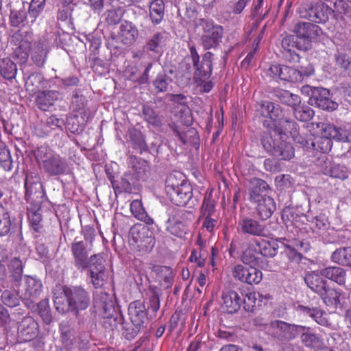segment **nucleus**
<instances>
[{"label":"nucleus","mask_w":351,"mask_h":351,"mask_svg":"<svg viewBox=\"0 0 351 351\" xmlns=\"http://www.w3.org/2000/svg\"><path fill=\"white\" fill-rule=\"evenodd\" d=\"M304 280L306 286L314 293L319 295L324 303L331 308L336 309L342 298V291L331 287L328 281L318 276L313 271L306 274Z\"/></svg>","instance_id":"f03ea898"},{"label":"nucleus","mask_w":351,"mask_h":351,"mask_svg":"<svg viewBox=\"0 0 351 351\" xmlns=\"http://www.w3.org/2000/svg\"><path fill=\"white\" fill-rule=\"evenodd\" d=\"M26 261L27 258L25 257L21 258L15 256L12 258L7 265L10 282L13 288H19L21 286L23 267Z\"/></svg>","instance_id":"b1692460"},{"label":"nucleus","mask_w":351,"mask_h":351,"mask_svg":"<svg viewBox=\"0 0 351 351\" xmlns=\"http://www.w3.org/2000/svg\"><path fill=\"white\" fill-rule=\"evenodd\" d=\"M119 321L122 326V335L128 340L134 339L139 332L143 329L139 326L133 325L132 322L128 323L123 322L121 315L119 317Z\"/></svg>","instance_id":"052dcab7"},{"label":"nucleus","mask_w":351,"mask_h":351,"mask_svg":"<svg viewBox=\"0 0 351 351\" xmlns=\"http://www.w3.org/2000/svg\"><path fill=\"white\" fill-rule=\"evenodd\" d=\"M254 244L258 253L265 257L273 258L277 254L279 245L277 241H267L265 239H255Z\"/></svg>","instance_id":"ea45409f"},{"label":"nucleus","mask_w":351,"mask_h":351,"mask_svg":"<svg viewBox=\"0 0 351 351\" xmlns=\"http://www.w3.org/2000/svg\"><path fill=\"white\" fill-rule=\"evenodd\" d=\"M253 203L256 204L255 210L257 215L263 221L270 218L276 209V202L270 196L265 197Z\"/></svg>","instance_id":"2f4dec72"},{"label":"nucleus","mask_w":351,"mask_h":351,"mask_svg":"<svg viewBox=\"0 0 351 351\" xmlns=\"http://www.w3.org/2000/svg\"><path fill=\"white\" fill-rule=\"evenodd\" d=\"M293 34H289L299 43V47L307 51L312 47L313 41L322 34V28L311 22L300 21L295 23L292 29Z\"/></svg>","instance_id":"423d86ee"},{"label":"nucleus","mask_w":351,"mask_h":351,"mask_svg":"<svg viewBox=\"0 0 351 351\" xmlns=\"http://www.w3.org/2000/svg\"><path fill=\"white\" fill-rule=\"evenodd\" d=\"M35 157L42 164L44 171L50 176L68 175L71 172L66 158L47 145L39 147L35 152Z\"/></svg>","instance_id":"7ed1b4c3"},{"label":"nucleus","mask_w":351,"mask_h":351,"mask_svg":"<svg viewBox=\"0 0 351 351\" xmlns=\"http://www.w3.org/2000/svg\"><path fill=\"white\" fill-rule=\"evenodd\" d=\"M297 311L307 315L314 319L315 322L323 326H329L328 319L324 316L325 313L319 307H310L302 304H299L296 308Z\"/></svg>","instance_id":"c9c22d12"},{"label":"nucleus","mask_w":351,"mask_h":351,"mask_svg":"<svg viewBox=\"0 0 351 351\" xmlns=\"http://www.w3.org/2000/svg\"><path fill=\"white\" fill-rule=\"evenodd\" d=\"M146 171L145 165L137 162L133 165L131 170L121 176L119 181H115L110 177L109 179L115 191L132 193L139 189L140 182L145 180Z\"/></svg>","instance_id":"39448f33"},{"label":"nucleus","mask_w":351,"mask_h":351,"mask_svg":"<svg viewBox=\"0 0 351 351\" xmlns=\"http://www.w3.org/2000/svg\"><path fill=\"white\" fill-rule=\"evenodd\" d=\"M269 327L275 330L271 336L280 342H289L298 336L300 330L302 329L300 324H291L280 319L270 321Z\"/></svg>","instance_id":"2eb2a0df"},{"label":"nucleus","mask_w":351,"mask_h":351,"mask_svg":"<svg viewBox=\"0 0 351 351\" xmlns=\"http://www.w3.org/2000/svg\"><path fill=\"white\" fill-rule=\"evenodd\" d=\"M49 47L45 39H39L34 43L31 51V59L38 67L45 65Z\"/></svg>","instance_id":"c85d7f7f"},{"label":"nucleus","mask_w":351,"mask_h":351,"mask_svg":"<svg viewBox=\"0 0 351 351\" xmlns=\"http://www.w3.org/2000/svg\"><path fill=\"white\" fill-rule=\"evenodd\" d=\"M312 225L313 231L319 236L324 234L330 226L328 218L324 214L315 217L313 219Z\"/></svg>","instance_id":"603ef678"},{"label":"nucleus","mask_w":351,"mask_h":351,"mask_svg":"<svg viewBox=\"0 0 351 351\" xmlns=\"http://www.w3.org/2000/svg\"><path fill=\"white\" fill-rule=\"evenodd\" d=\"M88 104L86 97L83 95L82 90L80 88H76L73 91L71 108L74 112H79L80 114H84L86 111V108Z\"/></svg>","instance_id":"de8ad7c7"},{"label":"nucleus","mask_w":351,"mask_h":351,"mask_svg":"<svg viewBox=\"0 0 351 351\" xmlns=\"http://www.w3.org/2000/svg\"><path fill=\"white\" fill-rule=\"evenodd\" d=\"M118 35L125 45H132L138 38V30L132 22L124 21L119 27Z\"/></svg>","instance_id":"72a5a7b5"},{"label":"nucleus","mask_w":351,"mask_h":351,"mask_svg":"<svg viewBox=\"0 0 351 351\" xmlns=\"http://www.w3.org/2000/svg\"><path fill=\"white\" fill-rule=\"evenodd\" d=\"M199 25L202 27L201 43L204 49H215L222 42L223 29L221 25H215L213 21L202 19Z\"/></svg>","instance_id":"f8f14e48"},{"label":"nucleus","mask_w":351,"mask_h":351,"mask_svg":"<svg viewBox=\"0 0 351 351\" xmlns=\"http://www.w3.org/2000/svg\"><path fill=\"white\" fill-rule=\"evenodd\" d=\"M163 40L164 34L161 32H157L147 40L144 46V49L147 51L158 53L161 50L160 44Z\"/></svg>","instance_id":"e2e57ef3"},{"label":"nucleus","mask_w":351,"mask_h":351,"mask_svg":"<svg viewBox=\"0 0 351 351\" xmlns=\"http://www.w3.org/2000/svg\"><path fill=\"white\" fill-rule=\"evenodd\" d=\"M282 49L280 51L282 58L289 63H298L301 59L300 56L293 49L304 51V49L299 47V43L289 34L283 37L280 42Z\"/></svg>","instance_id":"412c9836"},{"label":"nucleus","mask_w":351,"mask_h":351,"mask_svg":"<svg viewBox=\"0 0 351 351\" xmlns=\"http://www.w3.org/2000/svg\"><path fill=\"white\" fill-rule=\"evenodd\" d=\"M300 16L313 23H325L334 10L325 3H306L300 8Z\"/></svg>","instance_id":"9d476101"},{"label":"nucleus","mask_w":351,"mask_h":351,"mask_svg":"<svg viewBox=\"0 0 351 351\" xmlns=\"http://www.w3.org/2000/svg\"><path fill=\"white\" fill-rule=\"evenodd\" d=\"M47 0H32L29 5V17L31 19V24H33L38 19L46 5Z\"/></svg>","instance_id":"13d9d810"},{"label":"nucleus","mask_w":351,"mask_h":351,"mask_svg":"<svg viewBox=\"0 0 351 351\" xmlns=\"http://www.w3.org/2000/svg\"><path fill=\"white\" fill-rule=\"evenodd\" d=\"M282 219L287 226L291 225L298 227L304 223L306 217L294 208L286 207L282 210Z\"/></svg>","instance_id":"f704fd0d"},{"label":"nucleus","mask_w":351,"mask_h":351,"mask_svg":"<svg viewBox=\"0 0 351 351\" xmlns=\"http://www.w3.org/2000/svg\"><path fill=\"white\" fill-rule=\"evenodd\" d=\"M221 300L222 308L229 314L237 313L241 305L245 303V299L234 290L223 291Z\"/></svg>","instance_id":"a878e982"},{"label":"nucleus","mask_w":351,"mask_h":351,"mask_svg":"<svg viewBox=\"0 0 351 351\" xmlns=\"http://www.w3.org/2000/svg\"><path fill=\"white\" fill-rule=\"evenodd\" d=\"M88 119V113L84 112V114H70L64 121L65 128L72 134H80L84 129L85 125Z\"/></svg>","instance_id":"c756f323"},{"label":"nucleus","mask_w":351,"mask_h":351,"mask_svg":"<svg viewBox=\"0 0 351 351\" xmlns=\"http://www.w3.org/2000/svg\"><path fill=\"white\" fill-rule=\"evenodd\" d=\"M47 84V80L41 73H33L27 77L25 82V87L27 90L31 92L38 93L46 86Z\"/></svg>","instance_id":"a18cd8bd"},{"label":"nucleus","mask_w":351,"mask_h":351,"mask_svg":"<svg viewBox=\"0 0 351 351\" xmlns=\"http://www.w3.org/2000/svg\"><path fill=\"white\" fill-rule=\"evenodd\" d=\"M25 199L32 204H39L45 195L44 189L38 174H27L25 181Z\"/></svg>","instance_id":"dca6fc26"},{"label":"nucleus","mask_w":351,"mask_h":351,"mask_svg":"<svg viewBox=\"0 0 351 351\" xmlns=\"http://www.w3.org/2000/svg\"><path fill=\"white\" fill-rule=\"evenodd\" d=\"M59 92L56 90H42L38 93L36 98V106L43 111H47L52 107L59 97Z\"/></svg>","instance_id":"7c9ffc66"},{"label":"nucleus","mask_w":351,"mask_h":351,"mask_svg":"<svg viewBox=\"0 0 351 351\" xmlns=\"http://www.w3.org/2000/svg\"><path fill=\"white\" fill-rule=\"evenodd\" d=\"M14 291L5 289L1 295L2 303L10 308L19 306L21 300L19 287L14 288Z\"/></svg>","instance_id":"09e8293b"},{"label":"nucleus","mask_w":351,"mask_h":351,"mask_svg":"<svg viewBox=\"0 0 351 351\" xmlns=\"http://www.w3.org/2000/svg\"><path fill=\"white\" fill-rule=\"evenodd\" d=\"M314 162L317 166L321 167L323 173L326 176L342 180L348 177L346 167L332 163L330 160H328L327 156L325 155H321L317 157Z\"/></svg>","instance_id":"6ab92c4d"},{"label":"nucleus","mask_w":351,"mask_h":351,"mask_svg":"<svg viewBox=\"0 0 351 351\" xmlns=\"http://www.w3.org/2000/svg\"><path fill=\"white\" fill-rule=\"evenodd\" d=\"M321 134L320 136L315 138L311 145L313 149L322 154L328 153L332 149V138L329 135H325L322 131H321Z\"/></svg>","instance_id":"8fccbe9b"},{"label":"nucleus","mask_w":351,"mask_h":351,"mask_svg":"<svg viewBox=\"0 0 351 351\" xmlns=\"http://www.w3.org/2000/svg\"><path fill=\"white\" fill-rule=\"evenodd\" d=\"M63 294L72 306V313L77 317L80 311L86 310L90 304V296L82 286H64Z\"/></svg>","instance_id":"1a4fd4ad"},{"label":"nucleus","mask_w":351,"mask_h":351,"mask_svg":"<svg viewBox=\"0 0 351 351\" xmlns=\"http://www.w3.org/2000/svg\"><path fill=\"white\" fill-rule=\"evenodd\" d=\"M187 213L183 210H176L175 208H169L165 215L162 217V221L165 223V228L173 226L180 219H184Z\"/></svg>","instance_id":"864d4df0"},{"label":"nucleus","mask_w":351,"mask_h":351,"mask_svg":"<svg viewBox=\"0 0 351 351\" xmlns=\"http://www.w3.org/2000/svg\"><path fill=\"white\" fill-rule=\"evenodd\" d=\"M152 271L159 277L162 278L160 285L165 289H167L172 286L173 273L171 267L162 265H154L152 268Z\"/></svg>","instance_id":"c03bdc74"},{"label":"nucleus","mask_w":351,"mask_h":351,"mask_svg":"<svg viewBox=\"0 0 351 351\" xmlns=\"http://www.w3.org/2000/svg\"><path fill=\"white\" fill-rule=\"evenodd\" d=\"M145 120L155 127H159L162 124V120L156 111L147 105H143L142 110Z\"/></svg>","instance_id":"680f3d73"},{"label":"nucleus","mask_w":351,"mask_h":351,"mask_svg":"<svg viewBox=\"0 0 351 351\" xmlns=\"http://www.w3.org/2000/svg\"><path fill=\"white\" fill-rule=\"evenodd\" d=\"M60 341L66 349H71L75 340V331L69 321H63L59 326Z\"/></svg>","instance_id":"e433bc0d"},{"label":"nucleus","mask_w":351,"mask_h":351,"mask_svg":"<svg viewBox=\"0 0 351 351\" xmlns=\"http://www.w3.org/2000/svg\"><path fill=\"white\" fill-rule=\"evenodd\" d=\"M215 202L211 192L206 193L201 208L202 215H212L215 213Z\"/></svg>","instance_id":"338daca9"},{"label":"nucleus","mask_w":351,"mask_h":351,"mask_svg":"<svg viewBox=\"0 0 351 351\" xmlns=\"http://www.w3.org/2000/svg\"><path fill=\"white\" fill-rule=\"evenodd\" d=\"M148 291L149 294L148 297V308L156 313L160 308V289L156 286L149 285Z\"/></svg>","instance_id":"bf43d9fd"},{"label":"nucleus","mask_w":351,"mask_h":351,"mask_svg":"<svg viewBox=\"0 0 351 351\" xmlns=\"http://www.w3.org/2000/svg\"><path fill=\"white\" fill-rule=\"evenodd\" d=\"M130 138L132 147L137 149L140 154L147 150L145 137L141 131L136 129L132 130L130 134Z\"/></svg>","instance_id":"6e6d98bb"},{"label":"nucleus","mask_w":351,"mask_h":351,"mask_svg":"<svg viewBox=\"0 0 351 351\" xmlns=\"http://www.w3.org/2000/svg\"><path fill=\"white\" fill-rule=\"evenodd\" d=\"M317 128H319L325 135H329L337 142L351 143V125H341L339 126L327 123H319Z\"/></svg>","instance_id":"a211bd4d"},{"label":"nucleus","mask_w":351,"mask_h":351,"mask_svg":"<svg viewBox=\"0 0 351 351\" xmlns=\"http://www.w3.org/2000/svg\"><path fill=\"white\" fill-rule=\"evenodd\" d=\"M24 21H27V23H31L29 11L27 12L24 9L10 10V23L11 26L19 27Z\"/></svg>","instance_id":"4d7b16f0"},{"label":"nucleus","mask_w":351,"mask_h":351,"mask_svg":"<svg viewBox=\"0 0 351 351\" xmlns=\"http://www.w3.org/2000/svg\"><path fill=\"white\" fill-rule=\"evenodd\" d=\"M12 236L13 241L21 245L23 242L22 228L10 211L0 203V237Z\"/></svg>","instance_id":"4468645a"},{"label":"nucleus","mask_w":351,"mask_h":351,"mask_svg":"<svg viewBox=\"0 0 351 351\" xmlns=\"http://www.w3.org/2000/svg\"><path fill=\"white\" fill-rule=\"evenodd\" d=\"M29 50L30 43L29 42H23L15 48L13 56L19 59L21 63H25L28 59Z\"/></svg>","instance_id":"69168bd1"},{"label":"nucleus","mask_w":351,"mask_h":351,"mask_svg":"<svg viewBox=\"0 0 351 351\" xmlns=\"http://www.w3.org/2000/svg\"><path fill=\"white\" fill-rule=\"evenodd\" d=\"M149 15L154 25L160 24L165 16V3L163 0H153L149 6Z\"/></svg>","instance_id":"a19ab883"},{"label":"nucleus","mask_w":351,"mask_h":351,"mask_svg":"<svg viewBox=\"0 0 351 351\" xmlns=\"http://www.w3.org/2000/svg\"><path fill=\"white\" fill-rule=\"evenodd\" d=\"M298 332L302 344L308 348H315L321 341L319 337L312 331L311 328L301 325Z\"/></svg>","instance_id":"79ce46f5"},{"label":"nucleus","mask_w":351,"mask_h":351,"mask_svg":"<svg viewBox=\"0 0 351 351\" xmlns=\"http://www.w3.org/2000/svg\"><path fill=\"white\" fill-rule=\"evenodd\" d=\"M261 143L264 150L278 160H290L295 156V148L283 137L261 135Z\"/></svg>","instance_id":"20e7f679"},{"label":"nucleus","mask_w":351,"mask_h":351,"mask_svg":"<svg viewBox=\"0 0 351 351\" xmlns=\"http://www.w3.org/2000/svg\"><path fill=\"white\" fill-rule=\"evenodd\" d=\"M165 191L170 201L178 206L188 204L194 206L196 200L193 199V188L185 175L174 171L169 173L165 180Z\"/></svg>","instance_id":"f257e3e1"},{"label":"nucleus","mask_w":351,"mask_h":351,"mask_svg":"<svg viewBox=\"0 0 351 351\" xmlns=\"http://www.w3.org/2000/svg\"><path fill=\"white\" fill-rule=\"evenodd\" d=\"M239 227L240 231L243 234L255 237H265L267 235L265 225L248 217L240 219Z\"/></svg>","instance_id":"393cba45"},{"label":"nucleus","mask_w":351,"mask_h":351,"mask_svg":"<svg viewBox=\"0 0 351 351\" xmlns=\"http://www.w3.org/2000/svg\"><path fill=\"white\" fill-rule=\"evenodd\" d=\"M38 332V324L30 316L25 317L18 326L19 337L25 341H29L36 337Z\"/></svg>","instance_id":"cd10ccee"},{"label":"nucleus","mask_w":351,"mask_h":351,"mask_svg":"<svg viewBox=\"0 0 351 351\" xmlns=\"http://www.w3.org/2000/svg\"><path fill=\"white\" fill-rule=\"evenodd\" d=\"M213 54L207 51L204 53L201 61L193 63L195 70L193 75L195 82L208 80L212 74V60Z\"/></svg>","instance_id":"5701e85b"},{"label":"nucleus","mask_w":351,"mask_h":351,"mask_svg":"<svg viewBox=\"0 0 351 351\" xmlns=\"http://www.w3.org/2000/svg\"><path fill=\"white\" fill-rule=\"evenodd\" d=\"M308 104L311 106L317 107L324 110L332 112L338 107V104L331 99L330 97L329 90L318 87L314 92L313 97L308 99Z\"/></svg>","instance_id":"aec40b11"},{"label":"nucleus","mask_w":351,"mask_h":351,"mask_svg":"<svg viewBox=\"0 0 351 351\" xmlns=\"http://www.w3.org/2000/svg\"><path fill=\"white\" fill-rule=\"evenodd\" d=\"M247 190L249 200L252 203L268 197L267 193L270 190V187L265 180L261 178H253L249 180Z\"/></svg>","instance_id":"bb28decb"},{"label":"nucleus","mask_w":351,"mask_h":351,"mask_svg":"<svg viewBox=\"0 0 351 351\" xmlns=\"http://www.w3.org/2000/svg\"><path fill=\"white\" fill-rule=\"evenodd\" d=\"M258 250L256 247L254 242L248 244L247 247L243 252L241 256V260L244 265L260 267L261 258L258 256Z\"/></svg>","instance_id":"58836bf2"},{"label":"nucleus","mask_w":351,"mask_h":351,"mask_svg":"<svg viewBox=\"0 0 351 351\" xmlns=\"http://www.w3.org/2000/svg\"><path fill=\"white\" fill-rule=\"evenodd\" d=\"M263 126L267 131L261 135H272L283 138L288 134L291 136L296 135L299 129L298 123L286 115L276 121L265 119L263 121Z\"/></svg>","instance_id":"6e6552de"},{"label":"nucleus","mask_w":351,"mask_h":351,"mask_svg":"<svg viewBox=\"0 0 351 351\" xmlns=\"http://www.w3.org/2000/svg\"><path fill=\"white\" fill-rule=\"evenodd\" d=\"M232 276L236 280L249 285H257L263 278L262 271L257 267L241 264L234 267Z\"/></svg>","instance_id":"f3484780"},{"label":"nucleus","mask_w":351,"mask_h":351,"mask_svg":"<svg viewBox=\"0 0 351 351\" xmlns=\"http://www.w3.org/2000/svg\"><path fill=\"white\" fill-rule=\"evenodd\" d=\"M92 247L87 241L75 238L71 245V252L73 258V265L80 272L90 267V263L97 258V254H91Z\"/></svg>","instance_id":"0eeeda50"},{"label":"nucleus","mask_w":351,"mask_h":351,"mask_svg":"<svg viewBox=\"0 0 351 351\" xmlns=\"http://www.w3.org/2000/svg\"><path fill=\"white\" fill-rule=\"evenodd\" d=\"M128 315L133 325L145 328L149 323L147 310L141 300H135L130 304Z\"/></svg>","instance_id":"4be33fe9"},{"label":"nucleus","mask_w":351,"mask_h":351,"mask_svg":"<svg viewBox=\"0 0 351 351\" xmlns=\"http://www.w3.org/2000/svg\"><path fill=\"white\" fill-rule=\"evenodd\" d=\"M129 237L130 241H132L140 251H149L155 245L154 231L144 224L136 223L132 226Z\"/></svg>","instance_id":"ddd939ff"},{"label":"nucleus","mask_w":351,"mask_h":351,"mask_svg":"<svg viewBox=\"0 0 351 351\" xmlns=\"http://www.w3.org/2000/svg\"><path fill=\"white\" fill-rule=\"evenodd\" d=\"M274 97L282 104H284L292 109L301 103V98L299 95L293 94L287 90L276 88L273 91Z\"/></svg>","instance_id":"4c0bfd02"},{"label":"nucleus","mask_w":351,"mask_h":351,"mask_svg":"<svg viewBox=\"0 0 351 351\" xmlns=\"http://www.w3.org/2000/svg\"><path fill=\"white\" fill-rule=\"evenodd\" d=\"M318 276L335 282L339 285H345L346 281V271L338 266L327 267L319 271Z\"/></svg>","instance_id":"473e14b6"},{"label":"nucleus","mask_w":351,"mask_h":351,"mask_svg":"<svg viewBox=\"0 0 351 351\" xmlns=\"http://www.w3.org/2000/svg\"><path fill=\"white\" fill-rule=\"evenodd\" d=\"M17 73L16 64L9 58L0 59V74L5 80H12Z\"/></svg>","instance_id":"49530a36"},{"label":"nucleus","mask_w":351,"mask_h":351,"mask_svg":"<svg viewBox=\"0 0 351 351\" xmlns=\"http://www.w3.org/2000/svg\"><path fill=\"white\" fill-rule=\"evenodd\" d=\"M32 311H37L45 324H49L52 322V313L48 299L42 300L38 303L35 302V308Z\"/></svg>","instance_id":"3c124183"},{"label":"nucleus","mask_w":351,"mask_h":351,"mask_svg":"<svg viewBox=\"0 0 351 351\" xmlns=\"http://www.w3.org/2000/svg\"><path fill=\"white\" fill-rule=\"evenodd\" d=\"M24 283L21 291V301L31 311L35 308V302L43 291V283L36 276L25 275Z\"/></svg>","instance_id":"9b49d317"},{"label":"nucleus","mask_w":351,"mask_h":351,"mask_svg":"<svg viewBox=\"0 0 351 351\" xmlns=\"http://www.w3.org/2000/svg\"><path fill=\"white\" fill-rule=\"evenodd\" d=\"M330 259L339 265L351 267V246L337 248L332 253Z\"/></svg>","instance_id":"37998d69"},{"label":"nucleus","mask_w":351,"mask_h":351,"mask_svg":"<svg viewBox=\"0 0 351 351\" xmlns=\"http://www.w3.org/2000/svg\"><path fill=\"white\" fill-rule=\"evenodd\" d=\"M0 165L5 171H10L12 167L10 150L4 145L0 146Z\"/></svg>","instance_id":"774afa93"},{"label":"nucleus","mask_w":351,"mask_h":351,"mask_svg":"<svg viewBox=\"0 0 351 351\" xmlns=\"http://www.w3.org/2000/svg\"><path fill=\"white\" fill-rule=\"evenodd\" d=\"M171 82V77L165 71H162L158 73L157 76L153 81V85L158 93H163L167 90L168 85Z\"/></svg>","instance_id":"0e129e2a"},{"label":"nucleus","mask_w":351,"mask_h":351,"mask_svg":"<svg viewBox=\"0 0 351 351\" xmlns=\"http://www.w3.org/2000/svg\"><path fill=\"white\" fill-rule=\"evenodd\" d=\"M294 117L296 119L303 122L311 121L314 117V110L306 105L296 106L292 109Z\"/></svg>","instance_id":"5fc2aeb1"}]
</instances>
